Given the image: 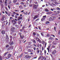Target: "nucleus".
<instances>
[{"label":"nucleus","mask_w":60,"mask_h":60,"mask_svg":"<svg viewBox=\"0 0 60 60\" xmlns=\"http://www.w3.org/2000/svg\"><path fill=\"white\" fill-rule=\"evenodd\" d=\"M7 43H8V44H9L10 45H12L14 43L13 41H12L11 42L10 41H9V40L7 41Z\"/></svg>","instance_id":"obj_1"},{"label":"nucleus","mask_w":60,"mask_h":60,"mask_svg":"<svg viewBox=\"0 0 60 60\" xmlns=\"http://www.w3.org/2000/svg\"><path fill=\"white\" fill-rule=\"evenodd\" d=\"M54 19H55V17H52L49 18V21H53Z\"/></svg>","instance_id":"obj_2"},{"label":"nucleus","mask_w":60,"mask_h":60,"mask_svg":"<svg viewBox=\"0 0 60 60\" xmlns=\"http://www.w3.org/2000/svg\"><path fill=\"white\" fill-rule=\"evenodd\" d=\"M46 17H47L46 15L44 16L41 19V21H43V20H45L46 18Z\"/></svg>","instance_id":"obj_3"},{"label":"nucleus","mask_w":60,"mask_h":60,"mask_svg":"<svg viewBox=\"0 0 60 60\" xmlns=\"http://www.w3.org/2000/svg\"><path fill=\"white\" fill-rule=\"evenodd\" d=\"M33 8L34 9H37V5H36L34 4L33 6Z\"/></svg>","instance_id":"obj_4"},{"label":"nucleus","mask_w":60,"mask_h":60,"mask_svg":"<svg viewBox=\"0 0 60 60\" xmlns=\"http://www.w3.org/2000/svg\"><path fill=\"white\" fill-rule=\"evenodd\" d=\"M12 22L14 23V24L15 25V24H17V22L15 20H13L12 21Z\"/></svg>","instance_id":"obj_5"},{"label":"nucleus","mask_w":60,"mask_h":60,"mask_svg":"<svg viewBox=\"0 0 60 60\" xmlns=\"http://www.w3.org/2000/svg\"><path fill=\"white\" fill-rule=\"evenodd\" d=\"M22 17L19 16L17 18V19L19 21V20L20 19H22Z\"/></svg>","instance_id":"obj_6"},{"label":"nucleus","mask_w":60,"mask_h":60,"mask_svg":"<svg viewBox=\"0 0 60 60\" xmlns=\"http://www.w3.org/2000/svg\"><path fill=\"white\" fill-rule=\"evenodd\" d=\"M8 49L10 50H11L13 49V46H10L8 48Z\"/></svg>","instance_id":"obj_7"},{"label":"nucleus","mask_w":60,"mask_h":60,"mask_svg":"<svg viewBox=\"0 0 60 60\" xmlns=\"http://www.w3.org/2000/svg\"><path fill=\"white\" fill-rule=\"evenodd\" d=\"M38 18V15H35L34 16V19H36L37 18Z\"/></svg>","instance_id":"obj_8"},{"label":"nucleus","mask_w":60,"mask_h":60,"mask_svg":"<svg viewBox=\"0 0 60 60\" xmlns=\"http://www.w3.org/2000/svg\"><path fill=\"white\" fill-rule=\"evenodd\" d=\"M41 34L42 35V36L43 37L44 36H45V34L44 33H41Z\"/></svg>","instance_id":"obj_9"},{"label":"nucleus","mask_w":60,"mask_h":60,"mask_svg":"<svg viewBox=\"0 0 60 60\" xmlns=\"http://www.w3.org/2000/svg\"><path fill=\"white\" fill-rule=\"evenodd\" d=\"M28 50L29 52H33V50L31 49H28Z\"/></svg>","instance_id":"obj_10"},{"label":"nucleus","mask_w":60,"mask_h":60,"mask_svg":"<svg viewBox=\"0 0 60 60\" xmlns=\"http://www.w3.org/2000/svg\"><path fill=\"white\" fill-rule=\"evenodd\" d=\"M5 33V31L4 30H2V31L1 33L3 34H4Z\"/></svg>","instance_id":"obj_11"},{"label":"nucleus","mask_w":60,"mask_h":60,"mask_svg":"<svg viewBox=\"0 0 60 60\" xmlns=\"http://www.w3.org/2000/svg\"><path fill=\"white\" fill-rule=\"evenodd\" d=\"M15 28L14 27H13L11 28V31H14V30L15 29Z\"/></svg>","instance_id":"obj_12"},{"label":"nucleus","mask_w":60,"mask_h":60,"mask_svg":"<svg viewBox=\"0 0 60 60\" xmlns=\"http://www.w3.org/2000/svg\"><path fill=\"white\" fill-rule=\"evenodd\" d=\"M6 39L7 40V41H9V37H8L7 35H6Z\"/></svg>","instance_id":"obj_13"},{"label":"nucleus","mask_w":60,"mask_h":60,"mask_svg":"<svg viewBox=\"0 0 60 60\" xmlns=\"http://www.w3.org/2000/svg\"><path fill=\"white\" fill-rule=\"evenodd\" d=\"M50 47V45L49 46H48V48H47V50H48V52H49V48Z\"/></svg>","instance_id":"obj_14"},{"label":"nucleus","mask_w":60,"mask_h":60,"mask_svg":"<svg viewBox=\"0 0 60 60\" xmlns=\"http://www.w3.org/2000/svg\"><path fill=\"white\" fill-rule=\"evenodd\" d=\"M47 14H52V12H47Z\"/></svg>","instance_id":"obj_15"},{"label":"nucleus","mask_w":60,"mask_h":60,"mask_svg":"<svg viewBox=\"0 0 60 60\" xmlns=\"http://www.w3.org/2000/svg\"><path fill=\"white\" fill-rule=\"evenodd\" d=\"M19 34L20 35V38L21 39H22V34L21 33H20V34Z\"/></svg>","instance_id":"obj_16"},{"label":"nucleus","mask_w":60,"mask_h":60,"mask_svg":"<svg viewBox=\"0 0 60 60\" xmlns=\"http://www.w3.org/2000/svg\"><path fill=\"white\" fill-rule=\"evenodd\" d=\"M49 24V22L47 21L45 23V24L46 25H48V24Z\"/></svg>","instance_id":"obj_17"},{"label":"nucleus","mask_w":60,"mask_h":60,"mask_svg":"<svg viewBox=\"0 0 60 60\" xmlns=\"http://www.w3.org/2000/svg\"><path fill=\"white\" fill-rule=\"evenodd\" d=\"M19 8L20 9H22L23 8V7H22L21 5H20L19 6Z\"/></svg>","instance_id":"obj_18"},{"label":"nucleus","mask_w":60,"mask_h":60,"mask_svg":"<svg viewBox=\"0 0 60 60\" xmlns=\"http://www.w3.org/2000/svg\"><path fill=\"white\" fill-rule=\"evenodd\" d=\"M31 57L30 56H29L28 55H26V58H30Z\"/></svg>","instance_id":"obj_19"},{"label":"nucleus","mask_w":60,"mask_h":60,"mask_svg":"<svg viewBox=\"0 0 60 60\" xmlns=\"http://www.w3.org/2000/svg\"><path fill=\"white\" fill-rule=\"evenodd\" d=\"M45 11L46 12H48L49 11V10L47 8H45Z\"/></svg>","instance_id":"obj_20"},{"label":"nucleus","mask_w":60,"mask_h":60,"mask_svg":"<svg viewBox=\"0 0 60 60\" xmlns=\"http://www.w3.org/2000/svg\"><path fill=\"white\" fill-rule=\"evenodd\" d=\"M25 27L24 26H23L22 28V30L23 31H25V30H24V28H25Z\"/></svg>","instance_id":"obj_21"},{"label":"nucleus","mask_w":60,"mask_h":60,"mask_svg":"<svg viewBox=\"0 0 60 60\" xmlns=\"http://www.w3.org/2000/svg\"><path fill=\"white\" fill-rule=\"evenodd\" d=\"M30 4H32L33 3V0H30Z\"/></svg>","instance_id":"obj_22"},{"label":"nucleus","mask_w":60,"mask_h":60,"mask_svg":"<svg viewBox=\"0 0 60 60\" xmlns=\"http://www.w3.org/2000/svg\"><path fill=\"white\" fill-rule=\"evenodd\" d=\"M32 42L34 43H36V41H35V40H32Z\"/></svg>","instance_id":"obj_23"},{"label":"nucleus","mask_w":60,"mask_h":60,"mask_svg":"<svg viewBox=\"0 0 60 60\" xmlns=\"http://www.w3.org/2000/svg\"><path fill=\"white\" fill-rule=\"evenodd\" d=\"M11 56V55L10 54H9L8 55V58H10V57Z\"/></svg>","instance_id":"obj_24"},{"label":"nucleus","mask_w":60,"mask_h":60,"mask_svg":"<svg viewBox=\"0 0 60 60\" xmlns=\"http://www.w3.org/2000/svg\"><path fill=\"white\" fill-rule=\"evenodd\" d=\"M17 0H13V3L14 4H15L17 2Z\"/></svg>","instance_id":"obj_25"},{"label":"nucleus","mask_w":60,"mask_h":60,"mask_svg":"<svg viewBox=\"0 0 60 60\" xmlns=\"http://www.w3.org/2000/svg\"><path fill=\"white\" fill-rule=\"evenodd\" d=\"M18 24H21V21H19L18 22Z\"/></svg>","instance_id":"obj_26"},{"label":"nucleus","mask_w":60,"mask_h":60,"mask_svg":"<svg viewBox=\"0 0 60 60\" xmlns=\"http://www.w3.org/2000/svg\"><path fill=\"white\" fill-rule=\"evenodd\" d=\"M8 1V0H5L4 3L5 4H7V2Z\"/></svg>","instance_id":"obj_27"},{"label":"nucleus","mask_w":60,"mask_h":60,"mask_svg":"<svg viewBox=\"0 0 60 60\" xmlns=\"http://www.w3.org/2000/svg\"><path fill=\"white\" fill-rule=\"evenodd\" d=\"M14 31H13V30H11V34H12L13 33V32Z\"/></svg>","instance_id":"obj_28"},{"label":"nucleus","mask_w":60,"mask_h":60,"mask_svg":"<svg viewBox=\"0 0 60 60\" xmlns=\"http://www.w3.org/2000/svg\"><path fill=\"white\" fill-rule=\"evenodd\" d=\"M41 59L42 60H43V59H44V57L42 56H41Z\"/></svg>","instance_id":"obj_29"},{"label":"nucleus","mask_w":60,"mask_h":60,"mask_svg":"<svg viewBox=\"0 0 60 60\" xmlns=\"http://www.w3.org/2000/svg\"><path fill=\"white\" fill-rule=\"evenodd\" d=\"M2 60V57L1 56H0V60Z\"/></svg>","instance_id":"obj_30"},{"label":"nucleus","mask_w":60,"mask_h":60,"mask_svg":"<svg viewBox=\"0 0 60 60\" xmlns=\"http://www.w3.org/2000/svg\"><path fill=\"white\" fill-rule=\"evenodd\" d=\"M38 41L39 42H40V43H41V41L40 39Z\"/></svg>","instance_id":"obj_31"},{"label":"nucleus","mask_w":60,"mask_h":60,"mask_svg":"<svg viewBox=\"0 0 60 60\" xmlns=\"http://www.w3.org/2000/svg\"><path fill=\"white\" fill-rule=\"evenodd\" d=\"M54 4H58V3H57V2H54Z\"/></svg>","instance_id":"obj_32"},{"label":"nucleus","mask_w":60,"mask_h":60,"mask_svg":"<svg viewBox=\"0 0 60 60\" xmlns=\"http://www.w3.org/2000/svg\"><path fill=\"white\" fill-rule=\"evenodd\" d=\"M56 9L57 10H60V8H58V7H57V8Z\"/></svg>","instance_id":"obj_33"},{"label":"nucleus","mask_w":60,"mask_h":60,"mask_svg":"<svg viewBox=\"0 0 60 60\" xmlns=\"http://www.w3.org/2000/svg\"><path fill=\"white\" fill-rule=\"evenodd\" d=\"M9 36L11 39H12V36L11 35H9Z\"/></svg>","instance_id":"obj_34"},{"label":"nucleus","mask_w":60,"mask_h":60,"mask_svg":"<svg viewBox=\"0 0 60 60\" xmlns=\"http://www.w3.org/2000/svg\"><path fill=\"white\" fill-rule=\"evenodd\" d=\"M6 48H8L9 47V45H7L6 46Z\"/></svg>","instance_id":"obj_35"},{"label":"nucleus","mask_w":60,"mask_h":60,"mask_svg":"<svg viewBox=\"0 0 60 60\" xmlns=\"http://www.w3.org/2000/svg\"><path fill=\"white\" fill-rule=\"evenodd\" d=\"M8 53H4V55L5 56V55H8Z\"/></svg>","instance_id":"obj_36"},{"label":"nucleus","mask_w":60,"mask_h":60,"mask_svg":"<svg viewBox=\"0 0 60 60\" xmlns=\"http://www.w3.org/2000/svg\"><path fill=\"white\" fill-rule=\"evenodd\" d=\"M20 4H21L22 5L23 4H24V3L23 2L21 3Z\"/></svg>","instance_id":"obj_37"},{"label":"nucleus","mask_w":60,"mask_h":60,"mask_svg":"<svg viewBox=\"0 0 60 60\" xmlns=\"http://www.w3.org/2000/svg\"><path fill=\"white\" fill-rule=\"evenodd\" d=\"M56 50H54L53 51V53H56Z\"/></svg>","instance_id":"obj_38"},{"label":"nucleus","mask_w":60,"mask_h":60,"mask_svg":"<svg viewBox=\"0 0 60 60\" xmlns=\"http://www.w3.org/2000/svg\"><path fill=\"white\" fill-rule=\"evenodd\" d=\"M33 34L34 35H35L36 34L34 32L33 33Z\"/></svg>","instance_id":"obj_39"},{"label":"nucleus","mask_w":60,"mask_h":60,"mask_svg":"<svg viewBox=\"0 0 60 60\" xmlns=\"http://www.w3.org/2000/svg\"><path fill=\"white\" fill-rule=\"evenodd\" d=\"M46 45H47V43L46 42H45V48L46 47Z\"/></svg>","instance_id":"obj_40"},{"label":"nucleus","mask_w":60,"mask_h":60,"mask_svg":"<svg viewBox=\"0 0 60 60\" xmlns=\"http://www.w3.org/2000/svg\"><path fill=\"white\" fill-rule=\"evenodd\" d=\"M39 36L40 35H39V34H37V37H39Z\"/></svg>","instance_id":"obj_41"},{"label":"nucleus","mask_w":60,"mask_h":60,"mask_svg":"<svg viewBox=\"0 0 60 60\" xmlns=\"http://www.w3.org/2000/svg\"><path fill=\"white\" fill-rule=\"evenodd\" d=\"M34 3L35 4H37V2L36 1H35L34 2Z\"/></svg>","instance_id":"obj_42"},{"label":"nucleus","mask_w":60,"mask_h":60,"mask_svg":"<svg viewBox=\"0 0 60 60\" xmlns=\"http://www.w3.org/2000/svg\"><path fill=\"white\" fill-rule=\"evenodd\" d=\"M5 12L6 13V14H7V15H8V12H7V11H5Z\"/></svg>","instance_id":"obj_43"},{"label":"nucleus","mask_w":60,"mask_h":60,"mask_svg":"<svg viewBox=\"0 0 60 60\" xmlns=\"http://www.w3.org/2000/svg\"><path fill=\"white\" fill-rule=\"evenodd\" d=\"M53 38H52V37H50L49 38L50 40H52V39H53Z\"/></svg>","instance_id":"obj_44"},{"label":"nucleus","mask_w":60,"mask_h":60,"mask_svg":"<svg viewBox=\"0 0 60 60\" xmlns=\"http://www.w3.org/2000/svg\"><path fill=\"white\" fill-rule=\"evenodd\" d=\"M52 48H55L56 47H55V46H54V45H52Z\"/></svg>","instance_id":"obj_45"},{"label":"nucleus","mask_w":60,"mask_h":60,"mask_svg":"<svg viewBox=\"0 0 60 60\" xmlns=\"http://www.w3.org/2000/svg\"><path fill=\"white\" fill-rule=\"evenodd\" d=\"M4 18L2 17V18H1V20H4Z\"/></svg>","instance_id":"obj_46"},{"label":"nucleus","mask_w":60,"mask_h":60,"mask_svg":"<svg viewBox=\"0 0 60 60\" xmlns=\"http://www.w3.org/2000/svg\"><path fill=\"white\" fill-rule=\"evenodd\" d=\"M32 45H33V46H35V47H36V46H37L36 45H35L34 44H33Z\"/></svg>","instance_id":"obj_47"},{"label":"nucleus","mask_w":60,"mask_h":60,"mask_svg":"<svg viewBox=\"0 0 60 60\" xmlns=\"http://www.w3.org/2000/svg\"><path fill=\"white\" fill-rule=\"evenodd\" d=\"M51 35L52 36H53V37H55V35L53 34H52Z\"/></svg>","instance_id":"obj_48"},{"label":"nucleus","mask_w":60,"mask_h":60,"mask_svg":"<svg viewBox=\"0 0 60 60\" xmlns=\"http://www.w3.org/2000/svg\"><path fill=\"white\" fill-rule=\"evenodd\" d=\"M16 15L17 16H19V14L18 13H16Z\"/></svg>","instance_id":"obj_49"},{"label":"nucleus","mask_w":60,"mask_h":60,"mask_svg":"<svg viewBox=\"0 0 60 60\" xmlns=\"http://www.w3.org/2000/svg\"><path fill=\"white\" fill-rule=\"evenodd\" d=\"M17 15H15V19H17Z\"/></svg>","instance_id":"obj_50"},{"label":"nucleus","mask_w":60,"mask_h":60,"mask_svg":"<svg viewBox=\"0 0 60 60\" xmlns=\"http://www.w3.org/2000/svg\"><path fill=\"white\" fill-rule=\"evenodd\" d=\"M39 20V19H36L35 21H38V20Z\"/></svg>","instance_id":"obj_51"},{"label":"nucleus","mask_w":60,"mask_h":60,"mask_svg":"<svg viewBox=\"0 0 60 60\" xmlns=\"http://www.w3.org/2000/svg\"><path fill=\"white\" fill-rule=\"evenodd\" d=\"M36 39L38 41L39 39V38H36Z\"/></svg>","instance_id":"obj_52"},{"label":"nucleus","mask_w":60,"mask_h":60,"mask_svg":"<svg viewBox=\"0 0 60 60\" xmlns=\"http://www.w3.org/2000/svg\"><path fill=\"white\" fill-rule=\"evenodd\" d=\"M41 56H40L38 58V59H39V60H40V59H41Z\"/></svg>","instance_id":"obj_53"},{"label":"nucleus","mask_w":60,"mask_h":60,"mask_svg":"<svg viewBox=\"0 0 60 60\" xmlns=\"http://www.w3.org/2000/svg\"><path fill=\"white\" fill-rule=\"evenodd\" d=\"M45 42H44V41H42V43H43V44H44L45 43Z\"/></svg>","instance_id":"obj_54"},{"label":"nucleus","mask_w":60,"mask_h":60,"mask_svg":"<svg viewBox=\"0 0 60 60\" xmlns=\"http://www.w3.org/2000/svg\"><path fill=\"white\" fill-rule=\"evenodd\" d=\"M42 50H44V47H42Z\"/></svg>","instance_id":"obj_55"},{"label":"nucleus","mask_w":60,"mask_h":60,"mask_svg":"<svg viewBox=\"0 0 60 60\" xmlns=\"http://www.w3.org/2000/svg\"><path fill=\"white\" fill-rule=\"evenodd\" d=\"M13 13H14V14L15 15L16 14V12H14V11H13Z\"/></svg>","instance_id":"obj_56"},{"label":"nucleus","mask_w":60,"mask_h":60,"mask_svg":"<svg viewBox=\"0 0 60 60\" xmlns=\"http://www.w3.org/2000/svg\"><path fill=\"white\" fill-rule=\"evenodd\" d=\"M5 15H3V16H2V18H5Z\"/></svg>","instance_id":"obj_57"},{"label":"nucleus","mask_w":60,"mask_h":60,"mask_svg":"<svg viewBox=\"0 0 60 60\" xmlns=\"http://www.w3.org/2000/svg\"><path fill=\"white\" fill-rule=\"evenodd\" d=\"M11 1H10L9 2V4H11Z\"/></svg>","instance_id":"obj_58"},{"label":"nucleus","mask_w":60,"mask_h":60,"mask_svg":"<svg viewBox=\"0 0 60 60\" xmlns=\"http://www.w3.org/2000/svg\"><path fill=\"white\" fill-rule=\"evenodd\" d=\"M53 44H54V45H56V42H54L53 43Z\"/></svg>","instance_id":"obj_59"},{"label":"nucleus","mask_w":60,"mask_h":60,"mask_svg":"<svg viewBox=\"0 0 60 60\" xmlns=\"http://www.w3.org/2000/svg\"><path fill=\"white\" fill-rule=\"evenodd\" d=\"M41 27L40 26H39L38 27V28L39 29H40V30H41Z\"/></svg>","instance_id":"obj_60"},{"label":"nucleus","mask_w":60,"mask_h":60,"mask_svg":"<svg viewBox=\"0 0 60 60\" xmlns=\"http://www.w3.org/2000/svg\"><path fill=\"white\" fill-rule=\"evenodd\" d=\"M0 3H3V1H2V0H0Z\"/></svg>","instance_id":"obj_61"},{"label":"nucleus","mask_w":60,"mask_h":60,"mask_svg":"<svg viewBox=\"0 0 60 60\" xmlns=\"http://www.w3.org/2000/svg\"><path fill=\"white\" fill-rule=\"evenodd\" d=\"M58 47L59 48V49H60V44L59 45Z\"/></svg>","instance_id":"obj_62"},{"label":"nucleus","mask_w":60,"mask_h":60,"mask_svg":"<svg viewBox=\"0 0 60 60\" xmlns=\"http://www.w3.org/2000/svg\"><path fill=\"white\" fill-rule=\"evenodd\" d=\"M15 19V21H18V19Z\"/></svg>","instance_id":"obj_63"},{"label":"nucleus","mask_w":60,"mask_h":60,"mask_svg":"<svg viewBox=\"0 0 60 60\" xmlns=\"http://www.w3.org/2000/svg\"><path fill=\"white\" fill-rule=\"evenodd\" d=\"M58 34H60V30H59L58 32Z\"/></svg>","instance_id":"obj_64"}]
</instances>
